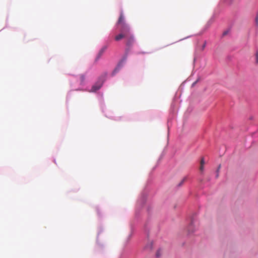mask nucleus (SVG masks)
I'll return each mask as SVG.
<instances>
[{"mask_svg":"<svg viewBox=\"0 0 258 258\" xmlns=\"http://www.w3.org/2000/svg\"><path fill=\"white\" fill-rule=\"evenodd\" d=\"M126 60V57L124 58L123 59H122L120 62L118 64L117 67L114 69V70L113 71V72H112V75H114L115 74V73H116L117 72H118L119 70L120 69V68L122 67V64Z\"/></svg>","mask_w":258,"mask_h":258,"instance_id":"4","label":"nucleus"},{"mask_svg":"<svg viewBox=\"0 0 258 258\" xmlns=\"http://www.w3.org/2000/svg\"><path fill=\"white\" fill-rule=\"evenodd\" d=\"M205 46V44L203 45V48H204Z\"/></svg>","mask_w":258,"mask_h":258,"instance_id":"15","label":"nucleus"},{"mask_svg":"<svg viewBox=\"0 0 258 258\" xmlns=\"http://www.w3.org/2000/svg\"><path fill=\"white\" fill-rule=\"evenodd\" d=\"M204 165H201L200 167V170L201 171H203L204 170Z\"/></svg>","mask_w":258,"mask_h":258,"instance_id":"9","label":"nucleus"},{"mask_svg":"<svg viewBox=\"0 0 258 258\" xmlns=\"http://www.w3.org/2000/svg\"><path fill=\"white\" fill-rule=\"evenodd\" d=\"M218 176V174H217L216 177H217Z\"/></svg>","mask_w":258,"mask_h":258,"instance_id":"17","label":"nucleus"},{"mask_svg":"<svg viewBox=\"0 0 258 258\" xmlns=\"http://www.w3.org/2000/svg\"><path fill=\"white\" fill-rule=\"evenodd\" d=\"M220 168V165L219 166L218 169H219ZM218 170H219V169H218Z\"/></svg>","mask_w":258,"mask_h":258,"instance_id":"16","label":"nucleus"},{"mask_svg":"<svg viewBox=\"0 0 258 258\" xmlns=\"http://www.w3.org/2000/svg\"><path fill=\"white\" fill-rule=\"evenodd\" d=\"M123 14L122 13L120 14V16H119V19H118V24H120L121 25V26H122V24L123 23H125L124 21H123Z\"/></svg>","mask_w":258,"mask_h":258,"instance_id":"6","label":"nucleus"},{"mask_svg":"<svg viewBox=\"0 0 258 258\" xmlns=\"http://www.w3.org/2000/svg\"><path fill=\"white\" fill-rule=\"evenodd\" d=\"M103 84V81H98L91 88V89L89 91L90 92H95L98 90L102 87Z\"/></svg>","mask_w":258,"mask_h":258,"instance_id":"2","label":"nucleus"},{"mask_svg":"<svg viewBox=\"0 0 258 258\" xmlns=\"http://www.w3.org/2000/svg\"><path fill=\"white\" fill-rule=\"evenodd\" d=\"M227 33H228V32L225 31V32H224L223 33V35H226L227 34Z\"/></svg>","mask_w":258,"mask_h":258,"instance_id":"13","label":"nucleus"},{"mask_svg":"<svg viewBox=\"0 0 258 258\" xmlns=\"http://www.w3.org/2000/svg\"><path fill=\"white\" fill-rule=\"evenodd\" d=\"M200 164L203 165H204V164H205V161H204V159L203 158H202V159L201 160Z\"/></svg>","mask_w":258,"mask_h":258,"instance_id":"8","label":"nucleus"},{"mask_svg":"<svg viewBox=\"0 0 258 258\" xmlns=\"http://www.w3.org/2000/svg\"><path fill=\"white\" fill-rule=\"evenodd\" d=\"M256 62L258 63V53H257V52L256 53Z\"/></svg>","mask_w":258,"mask_h":258,"instance_id":"12","label":"nucleus"},{"mask_svg":"<svg viewBox=\"0 0 258 258\" xmlns=\"http://www.w3.org/2000/svg\"><path fill=\"white\" fill-rule=\"evenodd\" d=\"M106 49H107V47L104 46L100 50V51L97 56V57L96 58V60H98V59L100 58V57L102 56V55L103 54V53L104 52V51L106 50Z\"/></svg>","mask_w":258,"mask_h":258,"instance_id":"5","label":"nucleus"},{"mask_svg":"<svg viewBox=\"0 0 258 258\" xmlns=\"http://www.w3.org/2000/svg\"><path fill=\"white\" fill-rule=\"evenodd\" d=\"M255 22L256 25H258V15H257L256 19H255Z\"/></svg>","mask_w":258,"mask_h":258,"instance_id":"11","label":"nucleus"},{"mask_svg":"<svg viewBox=\"0 0 258 258\" xmlns=\"http://www.w3.org/2000/svg\"><path fill=\"white\" fill-rule=\"evenodd\" d=\"M85 80V77L84 75H81L80 76V81L81 83H83Z\"/></svg>","mask_w":258,"mask_h":258,"instance_id":"7","label":"nucleus"},{"mask_svg":"<svg viewBox=\"0 0 258 258\" xmlns=\"http://www.w3.org/2000/svg\"><path fill=\"white\" fill-rule=\"evenodd\" d=\"M186 179V177H184L183 180H182V182H183L184 181H185Z\"/></svg>","mask_w":258,"mask_h":258,"instance_id":"14","label":"nucleus"},{"mask_svg":"<svg viewBox=\"0 0 258 258\" xmlns=\"http://www.w3.org/2000/svg\"><path fill=\"white\" fill-rule=\"evenodd\" d=\"M125 39H126V45L128 46L132 45L134 41V38L130 32V30H129L128 36L126 37Z\"/></svg>","mask_w":258,"mask_h":258,"instance_id":"3","label":"nucleus"},{"mask_svg":"<svg viewBox=\"0 0 258 258\" xmlns=\"http://www.w3.org/2000/svg\"><path fill=\"white\" fill-rule=\"evenodd\" d=\"M160 255V250H158L156 253V256L159 257Z\"/></svg>","mask_w":258,"mask_h":258,"instance_id":"10","label":"nucleus"},{"mask_svg":"<svg viewBox=\"0 0 258 258\" xmlns=\"http://www.w3.org/2000/svg\"><path fill=\"white\" fill-rule=\"evenodd\" d=\"M130 28L128 25L123 23L122 24L121 27L120 29V33L115 37L116 41H119L122 38H125L126 37L128 36Z\"/></svg>","mask_w":258,"mask_h":258,"instance_id":"1","label":"nucleus"}]
</instances>
